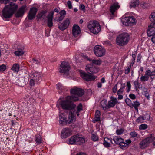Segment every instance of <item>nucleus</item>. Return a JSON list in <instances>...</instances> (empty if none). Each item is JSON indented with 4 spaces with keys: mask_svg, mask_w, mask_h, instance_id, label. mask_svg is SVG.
Returning <instances> with one entry per match:
<instances>
[{
    "mask_svg": "<svg viewBox=\"0 0 155 155\" xmlns=\"http://www.w3.org/2000/svg\"><path fill=\"white\" fill-rule=\"evenodd\" d=\"M84 91L79 88H74L70 90L71 96H67L65 100L61 101L59 104L64 109L69 110L70 116L68 118L64 117L63 113H60L59 115V122L60 124H67L74 123L76 120L75 114L77 116L80 115V112L83 110V106L80 103L76 107L75 104L72 102H76L79 100V97H81L84 93Z\"/></svg>",
    "mask_w": 155,
    "mask_h": 155,
    "instance_id": "obj_1",
    "label": "nucleus"
},
{
    "mask_svg": "<svg viewBox=\"0 0 155 155\" xmlns=\"http://www.w3.org/2000/svg\"><path fill=\"white\" fill-rule=\"evenodd\" d=\"M17 5L11 2L9 5H7L2 11L3 15L5 18H10L18 8Z\"/></svg>",
    "mask_w": 155,
    "mask_h": 155,
    "instance_id": "obj_2",
    "label": "nucleus"
},
{
    "mask_svg": "<svg viewBox=\"0 0 155 155\" xmlns=\"http://www.w3.org/2000/svg\"><path fill=\"white\" fill-rule=\"evenodd\" d=\"M86 69L89 74H87L84 72H81L80 75L81 77L87 81L94 80L95 79V77L91 74V73L94 74L96 73L93 70L94 68L91 67V65H87L86 67Z\"/></svg>",
    "mask_w": 155,
    "mask_h": 155,
    "instance_id": "obj_3",
    "label": "nucleus"
},
{
    "mask_svg": "<svg viewBox=\"0 0 155 155\" xmlns=\"http://www.w3.org/2000/svg\"><path fill=\"white\" fill-rule=\"evenodd\" d=\"M129 36L127 33H123L119 35L116 39L117 44L120 46L126 45L128 42Z\"/></svg>",
    "mask_w": 155,
    "mask_h": 155,
    "instance_id": "obj_4",
    "label": "nucleus"
},
{
    "mask_svg": "<svg viewBox=\"0 0 155 155\" xmlns=\"http://www.w3.org/2000/svg\"><path fill=\"white\" fill-rule=\"evenodd\" d=\"M85 142L84 138L81 135L78 134L72 136L69 140V143L71 144L81 145Z\"/></svg>",
    "mask_w": 155,
    "mask_h": 155,
    "instance_id": "obj_5",
    "label": "nucleus"
},
{
    "mask_svg": "<svg viewBox=\"0 0 155 155\" xmlns=\"http://www.w3.org/2000/svg\"><path fill=\"white\" fill-rule=\"evenodd\" d=\"M87 27L90 31L94 34L98 33L101 29L100 25L96 21L90 22L88 25Z\"/></svg>",
    "mask_w": 155,
    "mask_h": 155,
    "instance_id": "obj_6",
    "label": "nucleus"
},
{
    "mask_svg": "<svg viewBox=\"0 0 155 155\" xmlns=\"http://www.w3.org/2000/svg\"><path fill=\"white\" fill-rule=\"evenodd\" d=\"M135 18L132 16L123 18L121 19L123 24L126 26H131L135 23Z\"/></svg>",
    "mask_w": 155,
    "mask_h": 155,
    "instance_id": "obj_7",
    "label": "nucleus"
},
{
    "mask_svg": "<svg viewBox=\"0 0 155 155\" xmlns=\"http://www.w3.org/2000/svg\"><path fill=\"white\" fill-rule=\"evenodd\" d=\"M94 51L95 55L97 57L103 56L105 54V50L100 45L95 46Z\"/></svg>",
    "mask_w": 155,
    "mask_h": 155,
    "instance_id": "obj_8",
    "label": "nucleus"
},
{
    "mask_svg": "<svg viewBox=\"0 0 155 155\" xmlns=\"http://www.w3.org/2000/svg\"><path fill=\"white\" fill-rule=\"evenodd\" d=\"M70 68L69 64L68 62L63 61L60 65V72L67 75L68 74Z\"/></svg>",
    "mask_w": 155,
    "mask_h": 155,
    "instance_id": "obj_9",
    "label": "nucleus"
},
{
    "mask_svg": "<svg viewBox=\"0 0 155 155\" xmlns=\"http://www.w3.org/2000/svg\"><path fill=\"white\" fill-rule=\"evenodd\" d=\"M54 12L58 13L59 10L57 8H55L54 11L51 12L47 17L48 18V25L49 27H51L53 26L52 20Z\"/></svg>",
    "mask_w": 155,
    "mask_h": 155,
    "instance_id": "obj_10",
    "label": "nucleus"
},
{
    "mask_svg": "<svg viewBox=\"0 0 155 155\" xmlns=\"http://www.w3.org/2000/svg\"><path fill=\"white\" fill-rule=\"evenodd\" d=\"M151 141L152 137H147L140 142V147L141 149L144 148L148 146Z\"/></svg>",
    "mask_w": 155,
    "mask_h": 155,
    "instance_id": "obj_11",
    "label": "nucleus"
},
{
    "mask_svg": "<svg viewBox=\"0 0 155 155\" xmlns=\"http://www.w3.org/2000/svg\"><path fill=\"white\" fill-rule=\"evenodd\" d=\"M72 134V130L69 128H63L61 132V136L62 138H65Z\"/></svg>",
    "mask_w": 155,
    "mask_h": 155,
    "instance_id": "obj_12",
    "label": "nucleus"
},
{
    "mask_svg": "<svg viewBox=\"0 0 155 155\" xmlns=\"http://www.w3.org/2000/svg\"><path fill=\"white\" fill-rule=\"evenodd\" d=\"M27 10L26 6L24 5L21 7L15 13V15L16 17H22Z\"/></svg>",
    "mask_w": 155,
    "mask_h": 155,
    "instance_id": "obj_13",
    "label": "nucleus"
},
{
    "mask_svg": "<svg viewBox=\"0 0 155 155\" xmlns=\"http://www.w3.org/2000/svg\"><path fill=\"white\" fill-rule=\"evenodd\" d=\"M70 24V20L68 18H67L64 20L62 23H59L58 28L61 30H64L67 28Z\"/></svg>",
    "mask_w": 155,
    "mask_h": 155,
    "instance_id": "obj_14",
    "label": "nucleus"
},
{
    "mask_svg": "<svg viewBox=\"0 0 155 155\" xmlns=\"http://www.w3.org/2000/svg\"><path fill=\"white\" fill-rule=\"evenodd\" d=\"M28 79L27 77H21L17 81L16 83L21 87H24L28 82Z\"/></svg>",
    "mask_w": 155,
    "mask_h": 155,
    "instance_id": "obj_15",
    "label": "nucleus"
},
{
    "mask_svg": "<svg viewBox=\"0 0 155 155\" xmlns=\"http://www.w3.org/2000/svg\"><path fill=\"white\" fill-rule=\"evenodd\" d=\"M37 11V9L34 7L31 8L28 14L27 17L29 20L33 19L35 17V16Z\"/></svg>",
    "mask_w": 155,
    "mask_h": 155,
    "instance_id": "obj_16",
    "label": "nucleus"
},
{
    "mask_svg": "<svg viewBox=\"0 0 155 155\" xmlns=\"http://www.w3.org/2000/svg\"><path fill=\"white\" fill-rule=\"evenodd\" d=\"M30 76L33 80H35V81L38 82L40 81V77L41 75L40 73L36 72H32L30 74Z\"/></svg>",
    "mask_w": 155,
    "mask_h": 155,
    "instance_id": "obj_17",
    "label": "nucleus"
},
{
    "mask_svg": "<svg viewBox=\"0 0 155 155\" xmlns=\"http://www.w3.org/2000/svg\"><path fill=\"white\" fill-rule=\"evenodd\" d=\"M120 7V6L119 5L118 3L116 2L113 4L110 7V11L112 17H113L114 16V12L118 9Z\"/></svg>",
    "mask_w": 155,
    "mask_h": 155,
    "instance_id": "obj_18",
    "label": "nucleus"
},
{
    "mask_svg": "<svg viewBox=\"0 0 155 155\" xmlns=\"http://www.w3.org/2000/svg\"><path fill=\"white\" fill-rule=\"evenodd\" d=\"M72 34L74 36L77 37L81 32L79 27L77 25H73L72 29Z\"/></svg>",
    "mask_w": 155,
    "mask_h": 155,
    "instance_id": "obj_19",
    "label": "nucleus"
},
{
    "mask_svg": "<svg viewBox=\"0 0 155 155\" xmlns=\"http://www.w3.org/2000/svg\"><path fill=\"white\" fill-rule=\"evenodd\" d=\"M110 99L111 100L108 101V107L109 109L114 107L117 102V98L111 97Z\"/></svg>",
    "mask_w": 155,
    "mask_h": 155,
    "instance_id": "obj_20",
    "label": "nucleus"
},
{
    "mask_svg": "<svg viewBox=\"0 0 155 155\" xmlns=\"http://www.w3.org/2000/svg\"><path fill=\"white\" fill-rule=\"evenodd\" d=\"M125 102L126 104L131 107H134L136 109V101L132 102L129 98H127L125 100Z\"/></svg>",
    "mask_w": 155,
    "mask_h": 155,
    "instance_id": "obj_21",
    "label": "nucleus"
},
{
    "mask_svg": "<svg viewBox=\"0 0 155 155\" xmlns=\"http://www.w3.org/2000/svg\"><path fill=\"white\" fill-rule=\"evenodd\" d=\"M46 13L45 11H43L39 13H38L37 15V19L38 21L39 20H43L45 19L46 18L45 14Z\"/></svg>",
    "mask_w": 155,
    "mask_h": 155,
    "instance_id": "obj_22",
    "label": "nucleus"
},
{
    "mask_svg": "<svg viewBox=\"0 0 155 155\" xmlns=\"http://www.w3.org/2000/svg\"><path fill=\"white\" fill-rule=\"evenodd\" d=\"M101 106L104 110H106L109 109L108 107V104L106 100H102L100 103Z\"/></svg>",
    "mask_w": 155,
    "mask_h": 155,
    "instance_id": "obj_23",
    "label": "nucleus"
},
{
    "mask_svg": "<svg viewBox=\"0 0 155 155\" xmlns=\"http://www.w3.org/2000/svg\"><path fill=\"white\" fill-rule=\"evenodd\" d=\"M57 86L58 91L59 93L63 92L65 89V87L63 86L61 83H58L57 84Z\"/></svg>",
    "mask_w": 155,
    "mask_h": 155,
    "instance_id": "obj_24",
    "label": "nucleus"
},
{
    "mask_svg": "<svg viewBox=\"0 0 155 155\" xmlns=\"http://www.w3.org/2000/svg\"><path fill=\"white\" fill-rule=\"evenodd\" d=\"M147 33L149 36H151L155 34V28H148Z\"/></svg>",
    "mask_w": 155,
    "mask_h": 155,
    "instance_id": "obj_25",
    "label": "nucleus"
},
{
    "mask_svg": "<svg viewBox=\"0 0 155 155\" xmlns=\"http://www.w3.org/2000/svg\"><path fill=\"white\" fill-rule=\"evenodd\" d=\"M113 140L116 144H119V145L122 141H124L123 139L119 137H114L113 139Z\"/></svg>",
    "mask_w": 155,
    "mask_h": 155,
    "instance_id": "obj_26",
    "label": "nucleus"
},
{
    "mask_svg": "<svg viewBox=\"0 0 155 155\" xmlns=\"http://www.w3.org/2000/svg\"><path fill=\"white\" fill-rule=\"evenodd\" d=\"M119 145L120 148L123 150L127 149L129 146V145H128V143H126L124 141H122Z\"/></svg>",
    "mask_w": 155,
    "mask_h": 155,
    "instance_id": "obj_27",
    "label": "nucleus"
},
{
    "mask_svg": "<svg viewBox=\"0 0 155 155\" xmlns=\"http://www.w3.org/2000/svg\"><path fill=\"white\" fill-rule=\"evenodd\" d=\"M100 112L99 110H97L95 112V120L96 121H98L100 120Z\"/></svg>",
    "mask_w": 155,
    "mask_h": 155,
    "instance_id": "obj_28",
    "label": "nucleus"
},
{
    "mask_svg": "<svg viewBox=\"0 0 155 155\" xmlns=\"http://www.w3.org/2000/svg\"><path fill=\"white\" fill-rule=\"evenodd\" d=\"M19 65L15 64L13 65L12 69L15 72H18L19 71Z\"/></svg>",
    "mask_w": 155,
    "mask_h": 155,
    "instance_id": "obj_29",
    "label": "nucleus"
},
{
    "mask_svg": "<svg viewBox=\"0 0 155 155\" xmlns=\"http://www.w3.org/2000/svg\"><path fill=\"white\" fill-rule=\"evenodd\" d=\"M24 52L21 49H18L14 52L15 54L17 56H20L22 55Z\"/></svg>",
    "mask_w": 155,
    "mask_h": 155,
    "instance_id": "obj_30",
    "label": "nucleus"
},
{
    "mask_svg": "<svg viewBox=\"0 0 155 155\" xmlns=\"http://www.w3.org/2000/svg\"><path fill=\"white\" fill-rule=\"evenodd\" d=\"M144 4H143V3H140L138 0H136V7L138 6L139 7H142L143 8H147L148 6H145Z\"/></svg>",
    "mask_w": 155,
    "mask_h": 155,
    "instance_id": "obj_31",
    "label": "nucleus"
},
{
    "mask_svg": "<svg viewBox=\"0 0 155 155\" xmlns=\"http://www.w3.org/2000/svg\"><path fill=\"white\" fill-rule=\"evenodd\" d=\"M149 18L151 21L155 22V12H152L150 15Z\"/></svg>",
    "mask_w": 155,
    "mask_h": 155,
    "instance_id": "obj_32",
    "label": "nucleus"
},
{
    "mask_svg": "<svg viewBox=\"0 0 155 155\" xmlns=\"http://www.w3.org/2000/svg\"><path fill=\"white\" fill-rule=\"evenodd\" d=\"M124 132V130L123 128L117 129L116 131V133L118 135H120Z\"/></svg>",
    "mask_w": 155,
    "mask_h": 155,
    "instance_id": "obj_33",
    "label": "nucleus"
},
{
    "mask_svg": "<svg viewBox=\"0 0 155 155\" xmlns=\"http://www.w3.org/2000/svg\"><path fill=\"white\" fill-rule=\"evenodd\" d=\"M64 18H63L62 16L60 15V16H57L55 17L54 20L55 21L57 22H59L61 21Z\"/></svg>",
    "mask_w": 155,
    "mask_h": 155,
    "instance_id": "obj_34",
    "label": "nucleus"
},
{
    "mask_svg": "<svg viewBox=\"0 0 155 155\" xmlns=\"http://www.w3.org/2000/svg\"><path fill=\"white\" fill-rule=\"evenodd\" d=\"M130 8H135L136 7V0H133L131 1L129 5Z\"/></svg>",
    "mask_w": 155,
    "mask_h": 155,
    "instance_id": "obj_35",
    "label": "nucleus"
},
{
    "mask_svg": "<svg viewBox=\"0 0 155 155\" xmlns=\"http://www.w3.org/2000/svg\"><path fill=\"white\" fill-rule=\"evenodd\" d=\"M92 62L95 64L100 65L101 64L102 61L101 60H91Z\"/></svg>",
    "mask_w": 155,
    "mask_h": 155,
    "instance_id": "obj_36",
    "label": "nucleus"
},
{
    "mask_svg": "<svg viewBox=\"0 0 155 155\" xmlns=\"http://www.w3.org/2000/svg\"><path fill=\"white\" fill-rule=\"evenodd\" d=\"M148 127L147 125L145 124H142L140 125L139 128L141 130H144L147 128Z\"/></svg>",
    "mask_w": 155,
    "mask_h": 155,
    "instance_id": "obj_37",
    "label": "nucleus"
},
{
    "mask_svg": "<svg viewBox=\"0 0 155 155\" xmlns=\"http://www.w3.org/2000/svg\"><path fill=\"white\" fill-rule=\"evenodd\" d=\"M91 138L94 141H96L98 140V136L96 134H92L91 136Z\"/></svg>",
    "mask_w": 155,
    "mask_h": 155,
    "instance_id": "obj_38",
    "label": "nucleus"
},
{
    "mask_svg": "<svg viewBox=\"0 0 155 155\" xmlns=\"http://www.w3.org/2000/svg\"><path fill=\"white\" fill-rule=\"evenodd\" d=\"M136 122L138 123H143L144 122V120L143 117L142 116H140L136 119Z\"/></svg>",
    "mask_w": 155,
    "mask_h": 155,
    "instance_id": "obj_39",
    "label": "nucleus"
},
{
    "mask_svg": "<svg viewBox=\"0 0 155 155\" xmlns=\"http://www.w3.org/2000/svg\"><path fill=\"white\" fill-rule=\"evenodd\" d=\"M142 81H147L149 79V77L147 75H146L145 74L144 76H142L140 78Z\"/></svg>",
    "mask_w": 155,
    "mask_h": 155,
    "instance_id": "obj_40",
    "label": "nucleus"
},
{
    "mask_svg": "<svg viewBox=\"0 0 155 155\" xmlns=\"http://www.w3.org/2000/svg\"><path fill=\"white\" fill-rule=\"evenodd\" d=\"M35 141L38 143H41V137L39 135L36 136Z\"/></svg>",
    "mask_w": 155,
    "mask_h": 155,
    "instance_id": "obj_41",
    "label": "nucleus"
},
{
    "mask_svg": "<svg viewBox=\"0 0 155 155\" xmlns=\"http://www.w3.org/2000/svg\"><path fill=\"white\" fill-rule=\"evenodd\" d=\"M59 14L60 15L64 18L66 14V12L64 10H62L59 12Z\"/></svg>",
    "mask_w": 155,
    "mask_h": 155,
    "instance_id": "obj_42",
    "label": "nucleus"
},
{
    "mask_svg": "<svg viewBox=\"0 0 155 155\" xmlns=\"http://www.w3.org/2000/svg\"><path fill=\"white\" fill-rule=\"evenodd\" d=\"M152 74V71L150 70H147L145 72V75H147L149 78V76H150Z\"/></svg>",
    "mask_w": 155,
    "mask_h": 155,
    "instance_id": "obj_43",
    "label": "nucleus"
},
{
    "mask_svg": "<svg viewBox=\"0 0 155 155\" xmlns=\"http://www.w3.org/2000/svg\"><path fill=\"white\" fill-rule=\"evenodd\" d=\"M32 62L34 64H39L41 62V61L40 60L33 59H32Z\"/></svg>",
    "mask_w": 155,
    "mask_h": 155,
    "instance_id": "obj_44",
    "label": "nucleus"
},
{
    "mask_svg": "<svg viewBox=\"0 0 155 155\" xmlns=\"http://www.w3.org/2000/svg\"><path fill=\"white\" fill-rule=\"evenodd\" d=\"M143 118L144 120H149L150 118V115L148 114H146L145 115H144Z\"/></svg>",
    "mask_w": 155,
    "mask_h": 155,
    "instance_id": "obj_45",
    "label": "nucleus"
},
{
    "mask_svg": "<svg viewBox=\"0 0 155 155\" xmlns=\"http://www.w3.org/2000/svg\"><path fill=\"white\" fill-rule=\"evenodd\" d=\"M6 69V66L4 64H2L0 66V71H4Z\"/></svg>",
    "mask_w": 155,
    "mask_h": 155,
    "instance_id": "obj_46",
    "label": "nucleus"
},
{
    "mask_svg": "<svg viewBox=\"0 0 155 155\" xmlns=\"http://www.w3.org/2000/svg\"><path fill=\"white\" fill-rule=\"evenodd\" d=\"M127 91L128 92L130 90L131 88V85L130 82L129 81L127 82Z\"/></svg>",
    "mask_w": 155,
    "mask_h": 155,
    "instance_id": "obj_47",
    "label": "nucleus"
},
{
    "mask_svg": "<svg viewBox=\"0 0 155 155\" xmlns=\"http://www.w3.org/2000/svg\"><path fill=\"white\" fill-rule=\"evenodd\" d=\"M152 23L150 24V25L148 26V28H154L153 26L155 24V22L151 21Z\"/></svg>",
    "mask_w": 155,
    "mask_h": 155,
    "instance_id": "obj_48",
    "label": "nucleus"
},
{
    "mask_svg": "<svg viewBox=\"0 0 155 155\" xmlns=\"http://www.w3.org/2000/svg\"><path fill=\"white\" fill-rule=\"evenodd\" d=\"M130 135L131 137L134 138L136 137V132L134 131L131 132L130 133Z\"/></svg>",
    "mask_w": 155,
    "mask_h": 155,
    "instance_id": "obj_49",
    "label": "nucleus"
},
{
    "mask_svg": "<svg viewBox=\"0 0 155 155\" xmlns=\"http://www.w3.org/2000/svg\"><path fill=\"white\" fill-rule=\"evenodd\" d=\"M37 83L35 81V80H33V79H32L30 80L29 82L31 86H33L35 83Z\"/></svg>",
    "mask_w": 155,
    "mask_h": 155,
    "instance_id": "obj_50",
    "label": "nucleus"
},
{
    "mask_svg": "<svg viewBox=\"0 0 155 155\" xmlns=\"http://www.w3.org/2000/svg\"><path fill=\"white\" fill-rule=\"evenodd\" d=\"M142 56L140 54H139L137 56V62L140 63L141 62V59Z\"/></svg>",
    "mask_w": 155,
    "mask_h": 155,
    "instance_id": "obj_51",
    "label": "nucleus"
},
{
    "mask_svg": "<svg viewBox=\"0 0 155 155\" xmlns=\"http://www.w3.org/2000/svg\"><path fill=\"white\" fill-rule=\"evenodd\" d=\"M150 77L152 80L155 78V71H152V74Z\"/></svg>",
    "mask_w": 155,
    "mask_h": 155,
    "instance_id": "obj_52",
    "label": "nucleus"
},
{
    "mask_svg": "<svg viewBox=\"0 0 155 155\" xmlns=\"http://www.w3.org/2000/svg\"><path fill=\"white\" fill-rule=\"evenodd\" d=\"M129 97L130 98L132 99H134L136 98L135 95L133 94H130L129 95Z\"/></svg>",
    "mask_w": 155,
    "mask_h": 155,
    "instance_id": "obj_53",
    "label": "nucleus"
},
{
    "mask_svg": "<svg viewBox=\"0 0 155 155\" xmlns=\"http://www.w3.org/2000/svg\"><path fill=\"white\" fill-rule=\"evenodd\" d=\"M117 84H116L112 88L113 92L115 93H116L117 91Z\"/></svg>",
    "mask_w": 155,
    "mask_h": 155,
    "instance_id": "obj_54",
    "label": "nucleus"
},
{
    "mask_svg": "<svg viewBox=\"0 0 155 155\" xmlns=\"http://www.w3.org/2000/svg\"><path fill=\"white\" fill-rule=\"evenodd\" d=\"M67 5L69 9H71L72 8L71 2L70 1H68Z\"/></svg>",
    "mask_w": 155,
    "mask_h": 155,
    "instance_id": "obj_55",
    "label": "nucleus"
},
{
    "mask_svg": "<svg viewBox=\"0 0 155 155\" xmlns=\"http://www.w3.org/2000/svg\"><path fill=\"white\" fill-rule=\"evenodd\" d=\"M104 146L106 147H109L110 146V144L109 142H104L103 143Z\"/></svg>",
    "mask_w": 155,
    "mask_h": 155,
    "instance_id": "obj_56",
    "label": "nucleus"
},
{
    "mask_svg": "<svg viewBox=\"0 0 155 155\" xmlns=\"http://www.w3.org/2000/svg\"><path fill=\"white\" fill-rule=\"evenodd\" d=\"M110 141L112 143V140L111 139L108 138H104V142H109Z\"/></svg>",
    "mask_w": 155,
    "mask_h": 155,
    "instance_id": "obj_57",
    "label": "nucleus"
},
{
    "mask_svg": "<svg viewBox=\"0 0 155 155\" xmlns=\"http://www.w3.org/2000/svg\"><path fill=\"white\" fill-rule=\"evenodd\" d=\"M9 1L10 0H0V2L1 3H2L4 2H5V4H6L9 2Z\"/></svg>",
    "mask_w": 155,
    "mask_h": 155,
    "instance_id": "obj_58",
    "label": "nucleus"
},
{
    "mask_svg": "<svg viewBox=\"0 0 155 155\" xmlns=\"http://www.w3.org/2000/svg\"><path fill=\"white\" fill-rule=\"evenodd\" d=\"M144 95L145 97H146L147 99H149V95L147 91H145V92Z\"/></svg>",
    "mask_w": 155,
    "mask_h": 155,
    "instance_id": "obj_59",
    "label": "nucleus"
},
{
    "mask_svg": "<svg viewBox=\"0 0 155 155\" xmlns=\"http://www.w3.org/2000/svg\"><path fill=\"white\" fill-rule=\"evenodd\" d=\"M81 10H84L85 9V6L83 4H81L80 6Z\"/></svg>",
    "mask_w": 155,
    "mask_h": 155,
    "instance_id": "obj_60",
    "label": "nucleus"
},
{
    "mask_svg": "<svg viewBox=\"0 0 155 155\" xmlns=\"http://www.w3.org/2000/svg\"><path fill=\"white\" fill-rule=\"evenodd\" d=\"M123 90H122V89L120 88V89H119L117 92V94H122L123 93Z\"/></svg>",
    "mask_w": 155,
    "mask_h": 155,
    "instance_id": "obj_61",
    "label": "nucleus"
},
{
    "mask_svg": "<svg viewBox=\"0 0 155 155\" xmlns=\"http://www.w3.org/2000/svg\"><path fill=\"white\" fill-rule=\"evenodd\" d=\"M151 142L152 143V144L153 146H155V137L153 138L152 137V141Z\"/></svg>",
    "mask_w": 155,
    "mask_h": 155,
    "instance_id": "obj_62",
    "label": "nucleus"
},
{
    "mask_svg": "<svg viewBox=\"0 0 155 155\" xmlns=\"http://www.w3.org/2000/svg\"><path fill=\"white\" fill-rule=\"evenodd\" d=\"M131 140L130 139L126 140L125 141V142L126 143H128V145H129L131 143Z\"/></svg>",
    "mask_w": 155,
    "mask_h": 155,
    "instance_id": "obj_63",
    "label": "nucleus"
},
{
    "mask_svg": "<svg viewBox=\"0 0 155 155\" xmlns=\"http://www.w3.org/2000/svg\"><path fill=\"white\" fill-rule=\"evenodd\" d=\"M129 71H130V69H129V67H128V68L127 69H126L125 70V73L126 74H127L129 73Z\"/></svg>",
    "mask_w": 155,
    "mask_h": 155,
    "instance_id": "obj_64",
    "label": "nucleus"
}]
</instances>
